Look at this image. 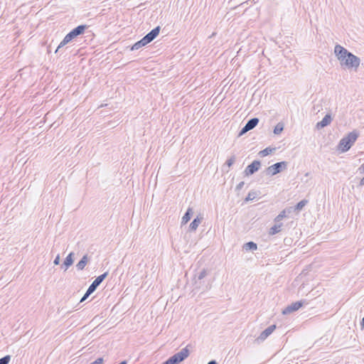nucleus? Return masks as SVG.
I'll return each instance as SVG.
<instances>
[{
	"label": "nucleus",
	"mask_w": 364,
	"mask_h": 364,
	"mask_svg": "<svg viewBox=\"0 0 364 364\" xmlns=\"http://www.w3.org/2000/svg\"><path fill=\"white\" fill-rule=\"evenodd\" d=\"M104 359L103 358H98L95 361L92 362L90 364H103Z\"/></svg>",
	"instance_id": "obj_29"
},
{
	"label": "nucleus",
	"mask_w": 364,
	"mask_h": 364,
	"mask_svg": "<svg viewBox=\"0 0 364 364\" xmlns=\"http://www.w3.org/2000/svg\"><path fill=\"white\" fill-rule=\"evenodd\" d=\"M208 364H218L215 360H212L208 363Z\"/></svg>",
	"instance_id": "obj_34"
},
{
	"label": "nucleus",
	"mask_w": 364,
	"mask_h": 364,
	"mask_svg": "<svg viewBox=\"0 0 364 364\" xmlns=\"http://www.w3.org/2000/svg\"><path fill=\"white\" fill-rule=\"evenodd\" d=\"M283 225L282 223L276 224L274 226H272L269 230V234L270 235H276L277 233L281 231V228Z\"/></svg>",
	"instance_id": "obj_20"
},
{
	"label": "nucleus",
	"mask_w": 364,
	"mask_h": 364,
	"mask_svg": "<svg viewBox=\"0 0 364 364\" xmlns=\"http://www.w3.org/2000/svg\"><path fill=\"white\" fill-rule=\"evenodd\" d=\"M193 209L191 208H188L185 213L184 215L182 217L181 224H186L191 218L193 215Z\"/></svg>",
	"instance_id": "obj_15"
},
{
	"label": "nucleus",
	"mask_w": 364,
	"mask_h": 364,
	"mask_svg": "<svg viewBox=\"0 0 364 364\" xmlns=\"http://www.w3.org/2000/svg\"><path fill=\"white\" fill-rule=\"evenodd\" d=\"M284 124L283 122H280L277 124V125L274 128V134L278 135L282 132L284 130Z\"/></svg>",
	"instance_id": "obj_21"
},
{
	"label": "nucleus",
	"mask_w": 364,
	"mask_h": 364,
	"mask_svg": "<svg viewBox=\"0 0 364 364\" xmlns=\"http://www.w3.org/2000/svg\"><path fill=\"white\" fill-rule=\"evenodd\" d=\"M308 200L306 199L301 200L299 201L295 206L294 210L299 211L303 209V208L307 204Z\"/></svg>",
	"instance_id": "obj_23"
},
{
	"label": "nucleus",
	"mask_w": 364,
	"mask_h": 364,
	"mask_svg": "<svg viewBox=\"0 0 364 364\" xmlns=\"http://www.w3.org/2000/svg\"><path fill=\"white\" fill-rule=\"evenodd\" d=\"M361 326H362L363 328H364V317L362 319Z\"/></svg>",
	"instance_id": "obj_36"
},
{
	"label": "nucleus",
	"mask_w": 364,
	"mask_h": 364,
	"mask_svg": "<svg viewBox=\"0 0 364 364\" xmlns=\"http://www.w3.org/2000/svg\"><path fill=\"white\" fill-rule=\"evenodd\" d=\"M261 167V162L259 160L253 161L250 165H248L245 169V176H250L257 172Z\"/></svg>",
	"instance_id": "obj_8"
},
{
	"label": "nucleus",
	"mask_w": 364,
	"mask_h": 364,
	"mask_svg": "<svg viewBox=\"0 0 364 364\" xmlns=\"http://www.w3.org/2000/svg\"><path fill=\"white\" fill-rule=\"evenodd\" d=\"M288 162L280 161L277 162L267 168V174L271 176L281 173L282 171L287 168Z\"/></svg>",
	"instance_id": "obj_6"
},
{
	"label": "nucleus",
	"mask_w": 364,
	"mask_h": 364,
	"mask_svg": "<svg viewBox=\"0 0 364 364\" xmlns=\"http://www.w3.org/2000/svg\"><path fill=\"white\" fill-rule=\"evenodd\" d=\"M257 197V193L256 191H250L249 193L247 194V197L245 198V201H250V200H253L254 199H255Z\"/></svg>",
	"instance_id": "obj_24"
},
{
	"label": "nucleus",
	"mask_w": 364,
	"mask_h": 364,
	"mask_svg": "<svg viewBox=\"0 0 364 364\" xmlns=\"http://www.w3.org/2000/svg\"><path fill=\"white\" fill-rule=\"evenodd\" d=\"M89 261V258L87 255H85L76 264V268L77 270H82L87 265Z\"/></svg>",
	"instance_id": "obj_14"
},
{
	"label": "nucleus",
	"mask_w": 364,
	"mask_h": 364,
	"mask_svg": "<svg viewBox=\"0 0 364 364\" xmlns=\"http://www.w3.org/2000/svg\"><path fill=\"white\" fill-rule=\"evenodd\" d=\"M119 364H127V361L123 360V361H121Z\"/></svg>",
	"instance_id": "obj_35"
},
{
	"label": "nucleus",
	"mask_w": 364,
	"mask_h": 364,
	"mask_svg": "<svg viewBox=\"0 0 364 364\" xmlns=\"http://www.w3.org/2000/svg\"><path fill=\"white\" fill-rule=\"evenodd\" d=\"M208 270L205 269H202L198 275L194 277V285L196 289H200L203 286L202 280L207 276Z\"/></svg>",
	"instance_id": "obj_10"
},
{
	"label": "nucleus",
	"mask_w": 364,
	"mask_h": 364,
	"mask_svg": "<svg viewBox=\"0 0 364 364\" xmlns=\"http://www.w3.org/2000/svg\"><path fill=\"white\" fill-rule=\"evenodd\" d=\"M188 346H186L182 348L179 352L175 353L173 355L171 356L166 361L163 362L161 364H179L181 362L184 360L190 354V350L188 348Z\"/></svg>",
	"instance_id": "obj_5"
},
{
	"label": "nucleus",
	"mask_w": 364,
	"mask_h": 364,
	"mask_svg": "<svg viewBox=\"0 0 364 364\" xmlns=\"http://www.w3.org/2000/svg\"><path fill=\"white\" fill-rule=\"evenodd\" d=\"M202 219H203L202 217L199 218L198 216H197L191 223V224L189 225V230L190 231H195L198 228V227L199 224L200 223Z\"/></svg>",
	"instance_id": "obj_17"
},
{
	"label": "nucleus",
	"mask_w": 364,
	"mask_h": 364,
	"mask_svg": "<svg viewBox=\"0 0 364 364\" xmlns=\"http://www.w3.org/2000/svg\"><path fill=\"white\" fill-rule=\"evenodd\" d=\"M274 149H275L274 148L267 147L264 149L260 151L259 152V155L261 157H264V156L270 154Z\"/></svg>",
	"instance_id": "obj_22"
},
{
	"label": "nucleus",
	"mask_w": 364,
	"mask_h": 364,
	"mask_svg": "<svg viewBox=\"0 0 364 364\" xmlns=\"http://www.w3.org/2000/svg\"><path fill=\"white\" fill-rule=\"evenodd\" d=\"M307 304L306 300H300L297 301L296 302H294L291 304L290 305L287 306L282 311V314L284 315L289 314L292 312H294L297 310H299L301 306H303L304 304Z\"/></svg>",
	"instance_id": "obj_7"
},
{
	"label": "nucleus",
	"mask_w": 364,
	"mask_h": 364,
	"mask_svg": "<svg viewBox=\"0 0 364 364\" xmlns=\"http://www.w3.org/2000/svg\"><path fill=\"white\" fill-rule=\"evenodd\" d=\"M364 186V177L362 178L359 182V186L363 187Z\"/></svg>",
	"instance_id": "obj_32"
},
{
	"label": "nucleus",
	"mask_w": 364,
	"mask_h": 364,
	"mask_svg": "<svg viewBox=\"0 0 364 364\" xmlns=\"http://www.w3.org/2000/svg\"><path fill=\"white\" fill-rule=\"evenodd\" d=\"M292 208H289V209H284L274 218V221L276 223H279L283 218L287 217V212L289 213H291V210Z\"/></svg>",
	"instance_id": "obj_18"
},
{
	"label": "nucleus",
	"mask_w": 364,
	"mask_h": 364,
	"mask_svg": "<svg viewBox=\"0 0 364 364\" xmlns=\"http://www.w3.org/2000/svg\"><path fill=\"white\" fill-rule=\"evenodd\" d=\"M276 328V325H271L268 326L264 331H263L259 337L257 338V341L259 342L264 341L269 335H271L273 331Z\"/></svg>",
	"instance_id": "obj_11"
},
{
	"label": "nucleus",
	"mask_w": 364,
	"mask_h": 364,
	"mask_svg": "<svg viewBox=\"0 0 364 364\" xmlns=\"http://www.w3.org/2000/svg\"><path fill=\"white\" fill-rule=\"evenodd\" d=\"M11 360V356L7 355L0 358V364H9Z\"/></svg>",
	"instance_id": "obj_26"
},
{
	"label": "nucleus",
	"mask_w": 364,
	"mask_h": 364,
	"mask_svg": "<svg viewBox=\"0 0 364 364\" xmlns=\"http://www.w3.org/2000/svg\"><path fill=\"white\" fill-rule=\"evenodd\" d=\"M243 249L246 251L256 250L257 249V245L255 242L250 241L244 244Z\"/></svg>",
	"instance_id": "obj_19"
},
{
	"label": "nucleus",
	"mask_w": 364,
	"mask_h": 364,
	"mask_svg": "<svg viewBox=\"0 0 364 364\" xmlns=\"http://www.w3.org/2000/svg\"><path fill=\"white\" fill-rule=\"evenodd\" d=\"M107 275L108 272H106L102 274L101 275L97 277L92 282V284L89 286V291H92L93 293L100 286V284L104 281V279L107 277Z\"/></svg>",
	"instance_id": "obj_9"
},
{
	"label": "nucleus",
	"mask_w": 364,
	"mask_h": 364,
	"mask_svg": "<svg viewBox=\"0 0 364 364\" xmlns=\"http://www.w3.org/2000/svg\"><path fill=\"white\" fill-rule=\"evenodd\" d=\"M334 53L343 69L354 70L355 71L358 70L360 63L358 56L338 44L336 45L334 48Z\"/></svg>",
	"instance_id": "obj_1"
},
{
	"label": "nucleus",
	"mask_w": 364,
	"mask_h": 364,
	"mask_svg": "<svg viewBox=\"0 0 364 364\" xmlns=\"http://www.w3.org/2000/svg\"><path fill=\"white\" fill-rule=\"evenodd\" d=\"M92 291H89V289H87L85 294H84V296L82 297V299H80V302H83L84 301H85L90 294H92Z\"/></svg>",
	"instance_id": "obj_28"
},
{
	"label": "nucleus",
	"mask_w": 364,
	"mask_h": 364,
	"mask_svg": "<svg viewBox=\"0 0 364 364\" xmlns=\"http://www.w3.org/2000/svg\"><path fill=\"white\" fill-rule=\"evenodd\" d=\"M259 120L257 117H253L249 119L247 123L245 124V126L250 129V131L253 129L259 123Z\"/></svg>",
	"instance_id": "obj_16"
},
{
	"label": "nucleus",
	"mask_w": 364,
	"mask_h": 364,
	"mask_svg": "<svg viewBox=\"0 0 364 364\" xmlns=\"http://www.w3.org/2000/svg\"><path fill=\"white\" fill-rule=\"evenodd\" d=\"M245 185V182L244 181H241L240 183H239L237 186H236V190L237 191H240L242 188L243 186Z\"/></svg>",
	"instance_id": "obj_31"
},
{
	"label": "nucleus",
	"mask_w": 364,
	"mask_h": 364,
	"mask_svg": "<svg viewBox=\"0 0 364 364\" xmlns=\"http://www.w3.org/2000/svg\"><path fill=\"white\" fill-rule=\"evenodd\" d=\"M331 121H332L331 115L330 114H326L324 116V117L322 119V120L318 122L316 124V127L317 129L324 128L325 127H326L328 124H330Z\"/></svg>",
	"instance_id": "obj_12"
},
{
	"label": "nucleus",
	"mask_w": 364,
	"mask_h": 364,
	"mask_svg": "<svg viewBox=\"0 0 364 364\" xmlns=\"http://www.w3.org/2000/svg\"><path fill=\"white\" fill-rule=\"evenodd\" d=\"M73 257H74L73 252L69 253V255L65 259L63 264L61 265V268H64L65 271L67 270L73 264V262H74Z\"/></svg>",
	"instance_id": "obj_13"
},
{
	"label": "nucleus",
	"mask_w": 364,
	"mask_h": 364,
	"mask_svg": "<svg viewBox=\"0 0 364 364\" xmlns=\"http://www.w3.org/2000/svg\"><path fill=\"white\" fill-rule=\"evenodd\" d=\"M250 131V129H248L245 125L241 129V130L239 132L238 136H242L245 134H246L247 132Z\"/></svg>",
	"instance_id": "obj_27"
},
{
	"label": "nucleus",
	"mask_w": 364,
	"mask_h": 364,
	"mask_svg": "<svg viewBox=\"0 0 364 364\" xmlns=\"http://www.w3.org/2000/svg\"><path fill=\"white\" fill-rule=\"evenodd\" d=\"M358 170L360 172H364V163L359 167Z\"/></svg>",
	"instance_id": "obj_33"
},
{
	"label": "nucleus",
	"mask_w": 364,
	"mask_h": 364,
	"mask_svg": "<svg viewBox=\"0 0 364 364\" xmlns=\"http://www.w3.org/2000/svg\"><path fill=\"white\" fill-rule=\"evenodd\" d=\"M161 28L156 26L144 36L140 41L136 42L130 48L131 50H138L154 41L159 34Z\"/></svg>",
	"instance_id": "obj_3"
},
{
	"label": "nucleus",
	"mask_w": 364,
	"mask_h": 364,
	"mask_svg": "<svg viewBox=\"0 0 364 364\" xmlns=\"http://www.w3.org/2000/svg\"><path fill=\"white\" fill-rule=\"evenodd\" d=\"M60 255H58L55 257V259H54V261H53V264H54L55 265H58V264H60Z\"/></svg>",
	"instance_id": "obj_30"
},
{
	"label": "nucleus",
	"mask_w": 364,
	"mask_h": 364,
	"mask_svg": "<svg viewBox=\"0 0 364 364\" xmlns=\"http://www.w3.org/2000/svg\"><path fill=\"white\" fill-rule=\"evenodd\" d=\"M235 160L236 157L235 155H233L226 161L225 165L228 166V167H230L235 162Z\"/></svg>",
	"instance_id": "obj_25"
},
{
	"label": "nucleus",
	"mask_w": 364,
	"mask_h": 364,
	"mask_svg": "<svg viewBox=\"0 0 364 364\" xmlns=\"http://www.w3.org/2000/svg\"><path fill=\"white\" fill-rule=\"evenodd\" d=\"M87 27L88 26L87 25H79L71 30L60 43L55 50V53H58L62 47L70 43L72 40L83 34Z\"/></svg>",
	"instance_id": "obj_2"
},
{
	"label": "nucleus",
	"mask_w": 364,
	"mask_h": 364,
	"mask_svg": "<svg viewBox=\"0 0 364 364\" xmlns=\"http://www.w3.org/2000/svg\"><path fill=\"white\" fill-rule=\"evenodd\" d=\"M359 133L356 130L349 132L346 136L342 138L338 144V149L341 152L348 151L357 140Z\"/></svg>",
	"instance_id": "obj_4"
}]
</instances>
